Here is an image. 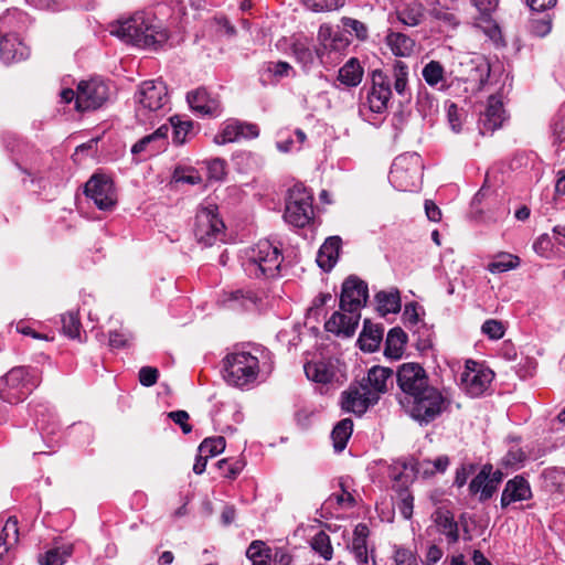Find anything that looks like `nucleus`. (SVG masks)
Instances as JSON below:
<instances>
[{
    "mask_svg": "<svg viewBox=\"0 0 565 565\" xmlns=\"http://www.w3.org/2000/svg\"><path fill=\"white\" fill-rule=\"evenodd\" d=\"M312 550L326 561H330L333 556V547L330 536L324 531H319L310 541Z\"/></svg>",
    "mask_w": 565,
    "mask_h": 565,
    "instance_id": "a18cd8bd",
    "label": "nucleus"
},
{
    "mask_svg": "<svg viewBox=\"0 0 565 565\" xmlns=\"http://www.w3.org/2000/svg\"><path fill=\"white\" fill-rule=\"evenodd\" d=\"M292 54L302 65L307 66L313 62V54L307 40H297L291 46Z\"/></svg>",
    "mask_w": 565,
    "mask_h": 565,
    "instance_id": "09e8293b",
    "label": "nucleus"
},
{
    "mask_svg": "<svg viewBox=\"0 0 565 565\" xmlns=\"http://www.w3.org/2000/svg\"><path fill=\"white\" fill-rule=\"evenodd\" d=\"M393 505L397 507L404 519H411L414 509V497H399L396 502H393Z\"/></svg>",
    "mask_w": 565,
    "mask_h": 565,
    "instance_id": "680f3d73",
    "label": "nucleus"
},
{
    "mask_svg": "<svg viewBox=\"0 0 565 565\" xmlns=\"http://www.w3.org/2000/svg\"><path fill=\"white\" fill-rule=\"evenodd\" d=\"M394 561L396 565H418L416 554L404 547H398L395 550Z\"/></svg>",
    "mask_w": 565,
    "mask_h": 565,
    "instance_id": "4d7b16f0",
    "label": "nucleus"
},
{
    "mask_svg": "<svg viewBox=\"0 0 565 565\" xmlns=\"http://www.w3.org/2000/svg\"><path fill=\"white\" fill-rule=\"evenodd\" d=\"M282 260L280 247L268 239L258 241L245 248L242 254V267L245 274L255 279L278 277Z\"/></svg>",
    "mask_w": 565,
    "mask_h": 565,
    "instance_id": "f03ea898",
    "label": "nucleus"
},
{
    "mask_svg": "<svg viewBox=\"0 0 565 565\" xmlns=\"http://www.w3.org/2000/svg\"><path fill=\"white\" fill-rule=\"evenodd\" d=\"M172 127V140L175 145H183L186 140V136L192 130V121L182 120L180 116H172L170 119Z\"/></svg>",
    "mask_w": 565,
    "mask_h": 565,
    "instance_id": "49530a36",
    "label": "nucleus"
},
{
    "mask_svg": "<svg viewBox=\"0 0 565 565\" xmlns=\"http://www.w3.org/2000/svg\"><path fill=\"white\" fill-rule=\"evenodd\" d=\"M262 366L259 358L248 351H235L223 360L224 380L232 386L244 388L256 383Z\"/></svg>",
    "mask_w": 565,
    "mask_h": 565,
    "instance_id": "20e7f679",
    "label": "nucleus"
},
{
    "mask_svg": "<svg viewBox=\"0 0 565 565\" xmlns=\"http://www.w3.org/2000/svg\"><path fill=\"white\" fill-rule=\"evenodd\" d=\"M312 194L302 185L296 184L288 191L284 217L286 222L303 227L313 217Z\"/></svg>",
    "mask_w": 565,
    "mask_h": 565,
    "instance_id": "9b49d317",
    "label": "nucleus"
},
{
    "mask_svg": "<svg viewBox=\"0 0 565 565\" xmlns=\"http://www.w3.org/2000/svg\"><path fill=\"white\" fill-rule=\"evenodd\" d=\"M108 32L127 44L157 50L169 39L168 30L152 13L136 12L107 26Z\"/></svg>",
    "mask_w": 565,
    "mask_h": 565,
    "instance_id": "f257e3e1",
    "label": "nucleus"
},
{
    "mask_svg": "<svg viewBox=\"0 0 565 565\" xmlns=\"http://www.w3.org/2000/svg\"><path fill=\"white\" fill-rule=\"evenodd\" d=\"M447 116L451 129L455 132H459L461 130V114L456 104H451L448 107Z\"/></svg>",
    "mask_w": 565,
    "mask_h": 565,
    "instance_id": "338daca9",
    "label": "nucleus"
},
{
    "mask_svg": "<svg viewBox=\"0 0 565 565\" xmlns=\"http://www.w3.org/2000/svg\"><path fill=\"white\" fill-rule=\"evenodd\" d=\"M525 452L519 447H512L502 457L500 465L504 468L516 469L525 460Z\"/></svg>",
    "mask_w": 565,
    "mask_h": 565,
    "instance_id": "8fccbe9b",
    "label": "nucleus"
},
{
    "mask_svg": "<svg viewBox=\"0 0 565 565\" xmlns=\"http://www.w3.org/2000/svg\"><path fill=\"white\" fill-rule=\"evenodd\" d=\"M423 160L416 152L398 156L390 171V182L398 191L412 192L419 188L423 175Z\"/></svg>",
    "mask_w": 565,
    "mask_h": 565,
    "instance_id": "6e6552de",
    "label": "nucleus"
},
{
    "mask_svg": "<svg viewBox=\"0 0 565 565\" xmlns=\"http://www.w3.org/2000/svg\"><path fill=\"white\" fill-rule=\"evenodd\" d=\"M360 318V313L356 312L335 311L326 322L324 327L329 332L351 337L355 332Z\"/></svg>",
    "mask_w": 565,
    "mask_h": 565,
    "instance_id": "b1692460",
    "label": "nucleus"
},
{
    "mask_svg": "<svg viewBox=\"0 0 565 565\" xmlns=\"http://www.w3.org/2000/svg\"><path fill=\"white\" fill-rule=\"evenodd\" d=\"M18 519L15 516H9L0 534V561L3 564L7 565L11 562V550L18 544Z\"/></svg>",
    "mask_w": 565,
    "mask_h": 565,
    "instance_id": "393cba45",
    "label": "nucleus"
},
{
    "mask_svg": "<svg viewBox=\"0 0 565 565\" xmlns=\"http://www.w3.org/2000/svg\"><path fill=\"white\" fill-rule=\"evenodd\" d=\"M386 44L394 55L402 57L409 56L415 46L413 39L399 32H390L386 35Z\"/></svg>",
    "mask_w": 565,
    "mask_h": 565,
    "instance_id": "72a5a7b5",
    "label": "nucleus"
},
{
    "mask_svg": "<svg viewBox=\"0 0 565 565\" xmlns=\"http://www.w3.org/2000/svg\"><path fill=\"white\" fill-rule=\"evenodd\" d=\"M393 371L390 367L380 365L372 366L366 376L360 382L363 390L369 391L379 402L382 394L386 393L393 384Z\"/></svg>",
    "mask_w": 565,
    "mask_h": 565,
    "instance_id": "aec40b11",
    "label": "nucleus"
},
{
    "mask_svg": "<svg viewBox=\"0 0 565 565\" xmlns=\"http://www.w3.org/2000/svg\"><path fill=\"white\" fill-rule=\"evenodd\" d=\"M342 239L340 236H330L321 245L317 263L323 270H331L338 262L339 253L341 249Z\"/></svg>",
    "mask_w": 565,
    "mask_h": 565,
    "instance_id": "bb28decb",
    "label": "nucleus"
},
{
    "mask_svg": "<svg viewBox=\"0 0 565 565\" xmlns=\"http://www.w3.org/2000/svg\"><path fill=\"white\" fill-rule=\"evenodd\" d=\"M341 22L344 29L350 33H354L358 39L364 40L367 36V29L361 21L344 17Z\"/></svg>",
    "mask_w": 565,
    "mask_h": 565,
    "instance_id": "5fc2aeb1",
    "label": "nucleus"
},
{
    "mask_svg": "<svg viewBox=\"0 0 565 565\" xmlns=\"http://www.w3.org/2000/svg\"><path fill=\"white\" fill-rule=\"evenodd\" d=\"M379 310L383 313H396L401 310V298L398 291H380L375 296Z\"/></svg>",
    "mask_w": 565,
    "mask_h": 565,
    "instance_id": "79ce46f5",
    "label": "nucleus"
},
{
    "mask_svg": "<svg viewBox=\"0 0 565 565\" xmlns=\"http://www.w3.org/2000/svg\"><path fill=\"white\" fill-rule=\"evenodd\" d=\"M85 194L102 211H110L117 203V193L111 179L94 174L85 184Z\"/></svg>",
    "mask_w": 565,
    "mask_h": 565,
    "instance_id": "2eb2a0df",
    "label": "nucleus"
},
{
    "mask_svg": "<svg viewBox=\"0 0 565 565\" xmlns=\"http://www.w3.org/2000/svg\"><path fill=\"white\" fill-rule=\"evenodd\" d=\"M406 341L407 335L401 328L391 329L385 341V355L390 359H399L404 352Z\"/></svg>",
    "mask_w": 565,
    "mask_h": 565,
    "instance_id": "473e14b6",
    "label": "nucleus"
},
{
    "mask_svg": "<svg viewBox=\"0 0 565 565\" xmlns=\"http://www.w3.org/2000/svg\"><path fill=\"white\" fill-rule=\"evenodd\" d=\"M449 401L437 387L430 385L418 396L405 401L403 408L419 424H429L446 411Z\"/></svg>",
    "mask_w": 565,
    "mask_h": 565,
    "instance_id": "423d86ee",
    "label": "nucleus"
},
{
    "mask_svg": "<svg viewBox=\"0 0 565 565\" xmlns=\"http://www.w3.org/2000/svg\"><path fill=\"white\" fill-rule=\"evenodd\" d=\"M186 100L191 109L202 116L218 117L222 113L220 100L212 97L205 88L188 93Z\"/></svg>",
    "mask_w": 565,
    "mask_h": 565,
    "instance_id": "412c9836",
    "label": "nucleus"
},
{
    "mask_svg": "<svg viewBox=\"0 0 565 565\" xmlns=\"http://www.w3.org/2000/svg\"><path fill=\"white\" fill-rule=\"evenodd\" d=\"M222 302L231 310L244 311L250 310L256 306V298L249 291L244 292L242 290H236L224 294Z\"/></svg>",
    "mask_w": 565,
    "mask_h": 565,
    "instance_id": "7c9ffc66",
    "label": "nucleus"
},
{
    "mask_svg": "<svg viewBox=\"0 0 565 565\" xmlns=\"http://www.w3.org/2000/svg\"><path fill=\"white\" fill-rule=\"evenodd\" d=\"M365 89L361 98L360 111L369 110L373 114H383L387 110L392 97L391 81L381 70L372 73V85Z\"/></svg>",
    "mask_w": 565,
    "mask_h": 565,
    "instance_id": "ddd939ff",
    "label": "nucleus"
},
{
    "mask_svg": "<svg viewBox=\"0 0 565 565\" xmlns=\"http://www.w3.org/2000/svg\"><path fill=\"white\" fill-rule=\"evenodd\" d=\"M476 472V465L473 463H463L461 465L457 471L455 477V484L458 488L463 487L467 483L468 478Z\"/></svg>",
    "mask_w": 565,
    "mask_h": 565,
    "instance_id": "bf43d9fd",
    "label": "nucleus"
},
{
    "mask_svg": "<svg viewBox=\"0 0 565 565\" xmlns=\"http://www.w3.org/2000/svg\"><path fill=\"white\" fill-rule=\"evenodd\" d=\"M520 266V258L516 255L510 253H499L487 265V269L492 274H501Z\"/></svg>",
    "mask_w": 565,
    "mask_h": 565,
    "instance_id": "4c0bfd02",
    "label": "nucleus"
},
{
    "mask_svg": "<svg viewBox=\"0 0 565 565\" xmlns=\"http://www.w3.org/2000/svg\"><path fill=\"white\" fill-rule=\"evenodd\" d=\"M131 339L129 333L111 331L109 333V345L115 349L126 348L130 344Z\"/></svg>",
    "mask_w": 565,
    "mask_h": 565,
    "instance_id": "e2e57ef3",
    "label": "nucleus"
},
{
    "mask_svg": "<svg viewBox=\"0 0 565 565\" xmlns=\"http://www.w3.org/2000/svg\"><path fill=\"white\" fill-rule=\"evenodd\" d=\"M505 119V111L503 109L502 100L492 95L488 98V104L484 113L480 117V132L482 135L492 132L502 126Z\"/></svg>",
    "mask_w": 565,
    "mask_h": 565,
    "instance_id": "4be33fe9",
    "label": "nucleus"
},
{
    "mask_svg": "<svg viewBox=\"0 0 565 565\" xmlns=\"http://www.w3.org/2000/svg\"><path fill=\"white\" fill-rule=\"evenodd\" d=\"M217 467L221 470L222 476L226 478H234L242 470V466L238 462L232 465L226 459L220 460L217 462Z\"/></svg>",
    "mask_w": 565,
    "mask_h": 565,
    "instance_id": "69168bd1",
    "label": "nucleus"
},
{
    "mask_svg": "<svg viewBox=\"0 0 565 565\" xmlns=\"http://www.w3.org/2000/svg\"><path fill=\"white\" fill-rule=\"evenodd\" d=\"M136 118L142 122H152L162 116L169 103L168 89L163 82L145 81L136 95Z\"/></svg>",
    "mask_w": 565,
    "mask_h": 565,
    "instance_id": "39448f33",
    "label": "nucleus"
},
{
    "mask_svg": "<svg viewBox=\"0 0 565 565\" xmlns=\"http://www.w3.org/2000/svg\"><path fill=\"white\" fill-rule=\"evenodd\" d=\"M370 534V530L366 524L359 523L353 531V539H352V553L354 554L355 559L361 563L365 564L369 561L367 556V537Z\"/></svg>",
    "mask_w": 565,
    "mask_h": 565,
    "instance_id": "c756f323",
    "label": "nucleus"
},
{
    "mask_svg": "<svg viewBox=\"0 0 565 565\" xmlns=\"http://www.w3.org/2000/svg\"><path fill=\"white\" fill-rule=\"evenodd\" d=\"M73 551L74 547L72 544L51 548L44 554L39 555V563L41 565H63L72 556Z\"/></svg>",
    "mask_w": 565,
    "mask_h": 565,
    "instance_id": "e433bc0d",
    "label": "nucleus"
},
{
    "mask_svg": "<svg viewBox=\"0 0 565 565\" xmlns=\"http://www.w3.org/2000/svg\"><path fill=\"white\" fill-rule=\"evenodd\" d=\"M159 376V372L156 367L152 366H143L139 371V381L143 386H152L157 383Z\"/></svg>",
    "mask_w": 565,
    "mask_h": 565,
    "instance_id": "052dcab7",
    "label": "nucleus"
},
{
    "mask_svg": "<svg viewBox=\"0 0 565 565\" xmlns=\"http://www.w3.org/2000/svg\"><path fill=\"white\" fill-rule=\"evenodd\" d=\"M382 338L383 329L379 326H369L367 321H365L358 342L362 351L374 352L379 349Z\"/></svg>",
    "mask_w": 565,
    "mask_h": 565,
    "instance_id": "f704fd0d",
    "label": "nucleus"
},
{
    "mask_svg": "<svg viewBox=\"0 0 565 565\" xmlns=\"http://www.w3.org/2000/svg\"><path fill=\"white\" fill-rule=\"evenodd\" d=\"M493 380V372L481 364L468 360L460 375V387L471 397L480 396Z\"/></svg>",
    "mask_w": 565,
    "mask_h": 565,
    "instance_id": "4468645a",
    "label": "nucleus"
},
{
    "mask_svg": "<svg viewBox=\"0 0 565 565\" xmlns=\"http://www.w3.org/2000/svg\"><path fill=\"white\" fill-rule=\"evenodd\" d=\"M258 136L259 128L257 125L230 118L222 124L213 140L216 145H225L242 139H254Z\"/></svg>",
    "mask_w": 565,
    "mask_h": 565,
    "instance_id": "f3484780",
    "label": "nucleus"
},
{
    "mask_svg": "<svg viewBox=\"0 0 565 565\" xmlns=\"http://www.w3.org/2000/svg\"><path fill=\"white\" fill-rule=\"evenodd\" d=\"M226 163L222 159H213L209 161L207 163V172L210 179L220 181L224 178L226 171H225Z\"/></svg>",
    "mask_w": 565,
    "mask_h": 565,
    "instance_id": "13d9d810",
    "label": "nucleus"
},
{
    "mask_svg": "<svg viewBox=\"0 0 565 565\" xmlns=\"http://www.w3.org/2000/svg\"><path fill=\"white\" fill-rule=\"evenodd\" d=\"M291 66L289 63L287 62H270L268 63L267 65V71L273 73L274 76L276 77H284V76H288L289 72L291 71Z\"/></svg>",
    "mask_w": 565,
    "mask_h": 565,
    "instance_id": "774afa93",
    "label": "nucleus"
},
{
    "mask_svg": "<svg viewBox=\"0 0 565 565\" xmlns=\"http://www.w3.org/2000/svg\"><path fill=\"white\" fill-rule=\"evenodd\" d=\"M39 384L36 375L30 367L17 366L0 379V397L7 403L23 401Z\"/></svg>",
    "mask_w": 565,
    "mask_h": 565,
    "instance_id": "1a4fd4ad",
    "label": "nucleus"
},
{
    "mask_svg": "<svg viewBox=\"0 0 565 565\" xmlns=\"http://www.w3.org/2000/svg\"><path fill=\"white\" fill-rule=\"evenodd\" d=\"M369 297L367 285L358 277H349L342 285L340 309L344 312L360 313Z\"/></svg>",
    "mask_w": 565,
    "mask_h": 565,
    "instance_id": "dca6fc26",
    "label": "nucleus"
},
{
    "mask_svg": "<svg viewBox=\"0 0 565 565\" xmlns=\"http://www.w3.org/2000/svg\"><path fill=\"white\" fill-rule=\"evenodd\" d=\"M315 11H332L344 4V0H305Z\"/></svg>",
    "mask_w": 565,
    "mask_h": 565,
    "instance_id": "6e6d98bb",
    "label": "nucleus"
},
{
    "mask_svg": "<svg viewBox=\"0 0 565 565\" xmlns=\"http://www.w3.org/2000/svg\"><path fill=\"white\" fill-rule=\"evenodd\" d=\"M376 398L369 391L363 390L362 385H351L341 394L342 409L356 415H362L366 409L376 404Z\"/></svg>",
    "mask_w": 565,
    "mask_h": 565,
    "instance_id": "a211bd4d",
    "label": "nucleus"
},
{
    "mask_svg": "<svg viewBox=\"0 0 565 565\" xmlns=\"http://www.w3.org/2000/svg\"><path fill=\"white\" fill-rule=\"evenodd\" d=\"M438 531L446 535L449 543H457L459 540L458 523L454 519L451 511L445 508H438L431 515Z\"/></svg>",
    "mask_w": 565,
    "mask_h": 565,
    "instance_id": "cd10ccee",
    "label": "nucleus"
},
{
    "mask_svg": "<svg viewBox=\"0 0 565 565\" xmlns=\"http://www.w3.org/2000/svg\"><path fill=\"white\" fill-rule=\"evenodd\" d=\"M481 331L491 340H499L504 335V327L501 321L489 319L481 327Z\"/></svg>",
    "mask_w": 565,
    "mask_h": 565,
    "instance_id": "603ef678",
    "label": "nucleus"
},
{
    "mask_svg": "<svg viewBox=\"0 0 565 565\" xmlns=\"http://www.w3.org/2000/svg\"><path fill=\"white\" fill-rule=\"evenodd\" d=\"M448 466L449 458L447 456H439L434 460L424 459L422 461H417L414 458L398 459L390 469L393 489L397 492L407 491L416 476L429 477L437 472H444Z\"/></svg>",
    "mask_w": 565,
    "mask_h": 565,
    "instance_id": "7ed1b4c3",
    "label": "nucleus"
},
{
    "mask_svg": "<svg viewBox=\"0 0 565 565\" xmlns=\"http://www.w3.org/2000/svg\"><path fill=\"white\" fill-rule=\"evenodd\" d=\"M28 55V47L19 40L17 34L0 36V58L6 64L24 60Z\"/></svg>",
    "mask_w": 565,
    "mask_h": 565,
    "instance_id": "a878e982",
    "label": "nucleus"
},
{
    "mask_svg": "<svg viewBox=\"0 0 565 565\" xmlns=\"http://www.w3.org/2000/svg\"><path fill=\"white\" fill-rule=\"evenodd\" d=\"M396 381L401 390L398 402L402 406L405 404V401H411L430 386L426 371L418 363L402 364L397 370Z\"/></svg>",
    "mask_w": 565,
    "mask_h": 565,
    "instance_id": "f8f14e48",
    "label": "nucleus"
},
{
    "mask_svg": "<svg viewBox=\"0 0 565 565\" xmlns=\"http://www.w3.org/2000/svg\"><path fill=\"white\" fill-rule=\"evenodd\" d=\"M169 129L168 125L160 126L153 134L145 136L136 142L131 148V152L138 154L146 151L148 147H150V150L153 152L158 151L164 145Z\"/></svg>",
    "mask_w": 565,
    "mask_h": 565,
    "instance_id": "c85d7f7f",
    "label": "nucleus"
},
{
    "mask_svg": "<svg viewBox=\"0 0 565 565\" xmlns=\"http://www.w3.org/2000/svg\"><path fill=\"white\" fill-rule=\"evenodd\" d=\"M226 443L224 437L205 438L199 446V452L205 457H214L225 449Z\"/></svg>",
    "mask_w": 565,
    "mask_h": 565,
    "instance_id": "de8ad7c7",
    "label": "nucleus"
},
{
    "mask_svg": "<svg viewBox=\"0 0 565 565\" xmlns=\"http://www.w3.org/2000/svg\"><path fill=\"white\" fill-rule=\"evenodd\" d=\"M19 12L17 10H8L0 17V36L7 34H14L12 32L15 29Z\"/></svg>",
    "mask_w": 565,
    "mask_h": 565,
    "instance_id": "864d4df0",
    "label": "nucleus"
},
{
    "mask_svg": "<svg viewBox=\"0 0 565 565\" xmlns=\"http://www.w3.org/2000/svg\"><path fill=\"white\" fill-rule=\"evenodd\" d=\"M422 76L431 87H436L440 84V88H443L446 82L444 66L438 61L428 62L423 67Z\"/></svg>",
    "mask_w": 565,
    "mask_h": 565,
    "instance_id": "ea45409f",
    "label": "nucleus"
},
{
    "mask_svg": "<svg viewBox=\"0 0 565 565\" xmlns=\"http://www.w3.org/2000/svg\"><path fill=\"white\" fill-rule=\"evenodd\" d=\"M305 373L310 381L321 384L330 383L335 375L333 366L324 361L305 364Z\"/></svg>",
    "mask_w": 565,
    "mask_h": 565,
    "instance_id": "2f4dec72",
    "label": "nucleus"
},
{
    "mask_svg": "<svg viewBox=\"0 0 565 565\" xmlns=\"http://www.w3.org/2000/svg\"><path fill=\"white\" fill-rule=\"evenodd\" d=\"M503 480V472L486 463L469 483L471 494H493Z\"/></svg>",
    "mask_w": 565,
    "mask_h": 565,
    "instance_id": "6ab92c4d",
    "label": "nucleus"
},
{
    "mask_svg": "<svg viewBox=\"0 0 565 565\" xmlns=\"http://www.w3.org/2000/svg\"><path fill=\"white\" fill-rule=\"evenodd\" d=\"M225 225L218 217L217 206L209 204L201 206L194 218L193 234L199 244L204 247L212 246L222 239Z\"/></svg>",
    "mask_w": 565,
    "mask_h": 565,
    "instance_id": "9d476101",
    "label": "nucleus"
},
{
    "mask_svg": "<svg viewBox=\"0 0 565 565\" xmlns=\"http://www.w3.org/2000/svg\"><path fill=\"white\" fill-rule=\"evenodd\" d=\"M363 77V68L360 62L352 57L350 58L340 70L338 79L345 86L355 87L358 86Z\"/></svg>",
    "mask_w": 565,
    "mask_h": 565,
    "instance_id": "c9c22d12",
    "label": "nucleus"
},
{
    "mask_svg": "<svg viewBox=\"0 0 565 565\" xmlns=\"http://www.w3.org/2000/svg\"><path fill=\"white\" fill-rule=\"evenodd\" d=\"M62 331L71 339H79L82 323L77 310H70L61 316Z\"/></svg>",
    "mask_w": 565,
    "mask_h": 565,
    "instance_id": "37998d69",
    "label": "nucleus"
},
{
    "mask_svg": "<svg viewBox=\"0 0 565 565\" xmlns=\"http://www.w3.org/2000/svg\"><path fill=\"white\" fill-rule=\"evenodd\" d=\"M353 422L350 418L340 420L331 433L333 447L337 452H341L348 444L349 438L352 435Z\"/></svg>",
    "mask_w": 565,
    "mask_h": 565,
    "instance_id": "58836bf2",
    "label": "nucleus"
},
{
    "mask_svg": "<svg viewBox=\"0 0 565 565\" xmlns=\"http://www.w3.org/2000/svg\"><path fill=\"white\" fill-rule=\"evenodd\" d=\"M398 19L408 26L418 25L424 19V9L422 4L413 2L398 11Z\"/></svg>",
    "mask_w": 565,
    "mask_h": 565,
    "instance_id": "c03bdc74",
    "label": "nucleus"
},
{
    "mask_svg": "<svg viewBox=\"0 0 565 565\" xmlns=\"http://www.w3.org/2000/svg\"><path fill=\"white\" fill-rule=\"evenodd\" d=\"M246 556L252 565H269L270 548L263 541H253L246 550Z\"/></svg>",
    "mask_w": 565,
    "mask_h": 565,
    "instance_id": "a19ab883",
    "label": "nucleus"
},
{
    "mask_svg": "<svg viewBox=\"0 0 565 565\" xmlns=\"http://www.w3.org/2000/svg\"><path fill=\"white\" fill-rule=\"evenodd\" d=\"M473 7L480 13L476 25L483 30L490 39H497L500 35L499 26L491 19L492 12L498 7V0H471Z\"/></svg>",
    "mask_w": 565,
    "mask_h": 565,
    "instance_id": "5701e85b",
    "label": "nucleus"
},
{
    "mask_svg": "<svg viewBox=\"0 0 565 565\" xmlns=\"http://www.w3.org/2000/svg\"><path fill=\"white\" fill-rule=\"evenodd\" d=\"M527 492H530L529 482L522 476H516L507 482L502 494H525Z\"/></svg>",
    "mask_w": 565,
    "mask_h": 565,
    "instance_id": "3c124183",
    "label": "nucleus"
},
{
    "mask_svg": "<svg viewBox=\"0 0 565 565\" xmlns=\"http://www.w3.org/2000/svg\"><path fill=\"white\" fill-rule=\"evenodd\" d=\"M61 98L66 104L75 100V108L78 111L95 110L109 98V86L100 78H90L82 81L76 93L71 88L63 89Z\"/></svg>",
    "mask_w": 565,
    "mask_h": 565,
    "instance_id": "0eeeda50",
    "label": "nucleus"
},
{
    "mask_svg": "<svg viewBox=\"0 0 565 565\" xmlns=\"http://www.w3.org/2000/svg\"><path fill=\"white\" fill-rule=\"evenodd\" d=\"M168 417L179 425L184 434L191 433L192 426L188 424L189 414L185 411L170 412Z\"/></svg>",
    "mask_w": 565,
    "mask_h": 565,
    "instance_id": "0e129e2a",
    "label": "nucleus"
}]
</instances>
